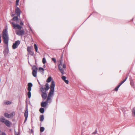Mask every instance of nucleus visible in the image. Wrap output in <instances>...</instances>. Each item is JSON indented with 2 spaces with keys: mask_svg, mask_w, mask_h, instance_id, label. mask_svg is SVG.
<instances>
[{
  "mask_svg": "<svg viewBox=\"0 0 135 135\" xmlns=\"http://www.w3.org/2000/svg\"><path fill=\"white\" fill-rule=\"evenodd\" d=\"M40 90L41 91L42 93H46V90L43 87H41L40 88Z\"/></svg>",
  "mask_w": 135,
  "mask_h": 135,
  "instance_id": "17",
  "label": "nucleus"
},
{
  "mask_svg": "<svg viewBox=\"0 0 135 135\" xmlns=\"http://www.w3.org/2000/svg\"><path fill=\"white\" fill-rule=\"evenodd\" d=\"M29 54H30L31 55L33 56L34 54V53L33 51H31L29 53Z\"/></svg>",
  "mask_w": 135,
  "mask_h": 135,
  "instance_id": "36",
  "label": "nucleus"
},
{
  "mask_svg": "<svg viewBox=\"0 0 135 135\" xmlns=\"http://www.w3.org/2000/svg\"><path fill=\"white\" fill-rule=\"evenodd\" d=\"M52 80V78L51 77H49L47 79L46 81L47 82L49 83Z\"/></svg>",
  "mask_w": 135,
  "mask_h": 135,
  "instance_id": "22",
  "label": "nucleus"
},
{
  "mask_svg": "<svg viewBox=\"0 0 135 135\" xmlns=\"http://www.w3.org/2000/svg\"><path fill=\"white\" fill-rule=\"evenodd\" d=\"M9 51L8 48L5 49L3 51V54H4L5 56H7L9 53Z\"/></svg>",
  "mask_w": 135,
  "mask_h": 135,
  "instance_id": "10",
  "label": "nucleus"
},
{
  "mask_svg": "<svg viewBox=\"0 0 135 135\" xmlns=\"http://www.w3.org/2000/svg\"><path fill=\"white\" fill-rule=\"evenodd\" d=\"M14 15H12V16H14Z\"/></svg>",
  "mask_w": 135,
  "mask_h": 135,
  "instance_id": "46",
  "label": "nucleus"
},
{
  "mask_svg": "<svg viewBox=\"0 0 135 135\" xmlns=\"http://www.w3.org/2000/svg\"><path fill=\"white\" fill-rule=\"evenodd\" d=\"M38 71L40 72L41 73H43L44 69L40 67L39 68Z\"/></svg>",
  "mask_w": 135,
  "mask_h": 135,
  "instance_id": "16",
  "label": "nucleus"
},
{
  "mask_svg": "<svg viewBox=\"0 0 135 135\" xmlns=\"http://www.w3.org/2000/svg\"><path fill=\"white\" fill-rule=\"evenodd\" d=\"M11 23L12 24L14 29H17L19 30H21V29L22 27L19 25L15 24L14 22H11Z\"/></svg>",
  "mask_w": 135,
  "mask_h": 135,
  "instance_id": "6",
  "label": "nucleus"
},
{
  "mask_svg": "<svg viewBox=\"0 0 135 135\" xmlns=\"http://www.w3.org/2000/svg\"><path fill=\"white\" fill-rule=\"evenodd\" d=\"M20 42L19 40H17L15 41V42L13 43L12 45V48L13 49H15L17 48L20 44Z\"/></svg>",
  "mask_w": 135,
  "mask_h": 135,
  "instance_id": "7",
  "label": "nucleus"
},
{
  "mask_svg": "<svg viewBox=\"0 0 135 135\" xmlns=\"http://www.w3.org/2000/svg\"><path fill=\"white\" fill-rule=\"evenodd\" d=\"M45 130V128L44 127H40V131L41 132H43Z\"/></svg>",
  "mask_w": 135,
  "mask_h": 135,
  "instance_id": "27",
  "label": "nucleus"
},
{
  "mask_svg": "<svg viewBox=\"0 0 135 135\" xmlns=\"http://www.w3.org/2000/svg\"><path fill=\"white\" fill-rule=\"evenodd\" d=\"M4 123L7 126L9 127L11 124V123L8 120H6Z\"/></svg>",
  "mask_w": 135,
  "mask_h": 135,
  "instance_id": "12",
  "label": "nucleus"
},
{
  "mask_svg": "<svg viewBox=\"0 0 135 135\" xmlns=\"http://www.w3.org/2000/svg\"><path fill=\"white\" fill-rule=\"evenodd\" d=\"M44 116L43 115H41L40 117V121L42 122L44 120Z\"/></svg>",
  "mask_w": 135,
  "mask_h": 135,
  "instance_id": "19",
  "label": "nucleus"
},
{
  "mask_svg": "<svg viewBox=\"0 0 135 135\" xmlns=\"http://www.w3.org/2000/svg\"><path fill=\"white\" fill-rule=\"evenodd\" d=\"M41 95L43 99H46L47 97V94L46 93H42Z\"/></svg>",
  "mask_w": 135,
  "mask_h": 135,
  "instance_id": "14",
  "label": "nucleus"
},
{
  "mask_svg": "<svg viewBox=\"0 0 135 135\" xmlns=\"http://www.w3.org/2000/svg\"><path fill=\"white\" fill-rule=\"evenodd\" d=\"M47 103L46 101L42 102L41 104V105L42 107H45L47 105Z\"/></svg>",
  "mask_w": 135,
  "mask_h": 135,
  "instance_id": "13",
  "label": "nucleus"
},
{
  "mask_svg": "<svg viewBox=\"0 0 135 135\" xmlns=\"http://www.w3.org/2000/svg\"><path fill=\"white\" fill-rule=\"evenodd\" d=\"M61 78L64 81L66 80V77L65 76H63Z\"/></svg>",
  "mask_w": 135,
  "mask_h": 135,
  "instance_id": "35",
  "label": "nucleus"
},
{
  "mask_svg": "<svg viewBox=\"0 0 135 135\" xmlns=\"http://www.w3.org/2000/svg\"><path fill=\"white\" fill-rule=\"evenodd\" d=\"M97 133V131H95L94 132H93V134H96Z\"/></svg>",
  "mask_w": 135,
  "mask_h": 135,
  "instance_id": "41",
  "label": "nucleus"
},
{
  "mask_svg": "<svg viewBox=\"0 0 135 135\" xmlns=\"http://www.w3.org/2000/svg\"><path fill=\"white\" fill-rule=\"evenodd\" d=\"M19 0H16V6H17L18 5V3Z\"/></svg>",
  "mask_w": 135,
  "mask_h": 135,
  "instance_id": "32",
  "label": "nucleus"
},
{
  "mask_svg": "<svg viewBox=\"0 0 135 135\" xmlns=\"http://www.w3.org/2000/svg\"><path fill=\"white\" fill-rule=\"evenodd\" d=\"M34 46L35 51H36V52H37L38 50V47L37 45L36 44H34Z\"/></svg>",
  "mask_w": 135,
  "mask_h": 135,
  "instance_id": "26",
  "label": "nucleus"
},
{
  "mask_svg": "<svg viewBox=\"0 0 135 135\" xmlns=\"http://www.w3.org/2000/svg\"><path fill=\"white\" fill-rule=\"evenodd\" d=\"M15 113L14 112H12L10 114H8L7 113H6L4 114V116L7 118H13V115H15Z\"/></svg>",
  "mask_w": 135,
  "mask_h": 135,
  "instance_id": "8",
  "label": "nucleus"
},
{
  "mask_svg": "<svg viewBox=\"0 0 135 135\" xmlns=\"http://www.w3.org/2000/svg\"><path fill=\"white\" fill-rule=\"evenodd\" d=\"M42 62L44 64H45L46 62V60L45 58L44 57L42 59Z\"/></svg>",
  "mask_w": 135,
  "mask_h": 135,
  "instance_id": "31",
  "label": "nucleus"
},
{
  "mask_svg": "<svg viewBox=\"0 0 135 135\" xmlns=\"http://www.w3.org/2000/svg\"><path fill=\"white\" fill-rule=\"evenodd\" d=\"M13 20L14 21H17L18 20V17L17 16L14 17L12 19V20Z\"/></svg>",
  "mask_w": 135,
  "mask_h": 135,
  "instance_id": "23",
  "label": "nucleus"
},
{
  "mask_svg": "<svg viewBox=\"0 0 135 135\" xmlns=\"http://www.w3.org/2000/svg\"><path fill=\"white\" fill-rule=\"evenodd\" d=\"M1 42V37L0 36V43Z\"/></svg>",
  "mask_w": 135,
  "mask_h": 135,
  "instance_id": "45",
  "label": "nucleus"
},
{
  "mask_svg": "<svg viewBox=\"0 0 135 135\" xmlns=\"http://www.w3.org/2000/svg\"><path fill=\"white\" fill-rule=\"evenodd\" d=\"M52 60L55 63H56V59L55 58H52Z\"/></svg>",
  "mask_w": 135,
  "mask_h": 135,
  "instance_id": "37",
  "label": "nucleus"
},
{
  "mask_svg": "<svg viewBox=\"0 0 135 135\" xmlns=\"http://www.w3.org/2000/svg\"><path fill=\"white\" fill-rule=\"evenodd\" d=\"M4 103L6 104H11V102L8 101H4Z\"/></svg>",
  "mask_w": 135,
  "mask_h": 135,
  "instance_id": "24",
  "label": "nucleus"
},
{
  "mask_svg": "<svg viewBox=\"0 0 135 135\" xmlns=\"http://www.w3.org/2000/svg\"><path fill=\"white\" fill-rule=\"evenodd\" d=\"M29 28H30V31L31 32H32V31H33L32 30V29L31 28V27L30 26H29Z\"/></svg>",
  "mask_w": 135,
  "mask_h": 135,
  "instance_id": "42",
  "label": "nucleus"
},
{
  "mask_svg": "<svg viewBox=\"0 0 135 135\" xmlns=\"http://www.w3.org/2000/svg\"><path fill=\"white\" fill-rule=\"evenodd\" d=\"M25 33V31L24 30H20L19 31H18V30H17L16 31V34L18 35L19 36H22V35Z\"/></svg>",
  "mask_w": 135,
  "mask_h": 135,
  "instance_id": "9",
  "label": "nucleus"
},
{
  "mask_svg": "<svg viewBox=\"0 0 135 135\" xmlns=\"http://www.w3.org/2000/svg\"><path fill=\"white\" fill-rule=\"evenodd\" d=\"M2 135H6L4 133H2Z\"/></svg>",
  "mask_w": 135,
  "mask_h": 135,
  "instance_id": "43",
  "label": "nucleus"
},
{
  "mask_svg": "<svg viewBox=\"0 0 135 135\" xmlns=\"http://www.w3.org/2000/svg\"><path fill=\"white\" fill-rule=\"evenodd\" d=\"M17 16H20V15L21 11L19 8L17 7L15 10Z\"/></svg>",
  "mask_w": 135,
  "mask_h": 135,
  "instance_id": "11",
  "label": "nucleus"
},
{
  "mask_svg": "<svg viewBox=\"0 0 135 135\" xmlns=\"http://www.w3.org/2000/svg\"><path fill=\"white\" fill-rule=\"evenodd\" d=\"M128 78V76H126L125 78V79L122 82H121V83L120 84V85H121L123 83H124L126 80L127 78Z\"/></svg>",
  "mask_w": 135,
  "mask_h": 135,
  "instance_id": "25",
  "label": "nucleus"
},
{
  "mask_svg": "<svg viewBox=\"0 0 135 135\" xmlns=\"http://www.w3.org/2000/svg\"><path fill=\"white\" fill-rule=\"evenodd\" d=\"M32 84L31 83H28L27 89L28 91L27 93V95L29 98H30L31 96V87L32 86Z\"/></svg>",
  "mask_w": 135,
  "mask_h": 135,
  "instance_id": "4",
  "label": "nucleus"
},
{
  "mask_svg": "<svg viewBox=\"0 0 135 135\" xmlns=\"http://www.w3.org/2000/svg\"><path fill=\"white\" fill-rule=\"evenodd\" d=\"M132 114L135 116V108H133L132 112Z\"/></svg>",
  "mask_w": 135,
  "mask_h": 135,
  "instance_id": "34",
  "label": "nucleus"
},
{
  "mask_svg": "<svg viewBox=\"0 0 135 135\" xmlns=\"http://www.w3.org/2000/svg\"><path fill=\"white\" fill-rule=\"evenodd\" d=\"M20 25L21 26H22L23 25V23L21 21H20Z\"/></svg>",
  "mask_w": 135,
  "mask_h": 135,
  "instance_id": "39",
  "label": "nucleus"
},
{
  "mask_svg": "<svg viewBox=\"0 0 135 135\" xmlns=\"http://www.w3.org/2000/svg\"><path fill=\"white\" fill-rule=\"evenodd\" d=\"M62 56L61 57V59L59 61L60 63L58 65V67L59 70L61 74L63 75L65 74V72L63 69L61 68V66H62L63 68L65 69L66 68V65L65 64H62V61H63V60L62 59Z\"/></svg>",
  "mask_w": 135,
  "mask_h": 135,
  "instance_id": "3",
  "label": "nucleus"
},
{
  "mask_svg": "<svg viewBox=\"0 0 135 135\" xmlns=\"http://www.w3.org/2000/svg\"><path fill=\"white\" fill-rule=\"evenodd\" d=\"M27 50L28 52L29 53V52H30L31 51V47H27Z\"/></svg>",
  "mask_w": 135,
  "mask_h": 135,
  "instance_id": "29",
  "label": "nucleus"
},
{
  "mask_svg": "<svg viewBox=\"0 0 135 135\" xmlns=\"http://www.w3.org/2000/svg\"><path fill=\"white\" fill-rule=\"evenodd\" d=\"M28 109H27V110L25 111V113L24 114V115L25 117H28Z\"/></svg>",
  "mask_w": 135,
  "mask_h": 135,
  "instance_id": "18",
  "label": "nucleus"
},
{
  "mask_svg": "<svg viewBox=\"0 0 135 135\" xmlns=\"http://www.w3.org/2000/svg\"><path fill=\"white\" fill-rule=\"evenodd\" d=\"M39 111L41 113H43L44 112V109L42 108H40Z\"/></svg>",
  "mask_w": 135,
  "mask_h": 135,
  "instance_id": "20",
  "label": "nucleus"
},
{
  "mask_svg": "<svg viewBox=\"0 0 135 135\" xmlns=\"http://www.w3.org/2000/svg\"><path fill=\"white\" fill-rule=\"evenodd\" d=\"M121 86L120 85H119L117 87L115 88L114 90L116 91H117L118 90L119 88Z\"/></svg>",
  "mask_w": 135,
  "mask_h": 135,
  "instance_id": "30",
  "label": "nucleus"
},
{
  "mask_svg": "<svg viewBox=\"0 0 135 135\" xmlns=\"http://www.w3.org/2000/svg\"><path fill=\"white\" fill-rule=\"evenodd\" d=\"M55 84L54 81L52 80L50 85V91L48 94L47 99V103H50L52 102V97L54 95Z\"/></svg>",
  "mask_w": 135,
  "mask_h": 135,
  "instance_id": "1",
  "label": "nucleus"
},
{
  "mask_svg": "<svg viewBox=\"0 0 135 135\" xmlns=\"http://www.w3.org/2000/svg\"><path fill=\"white\" fill-rule=\"evenodd\" d=\"M27 118L28 117H25V119L24 121V122H25L26 121L27 119Z\"/></svg>",
  "mask_w": 135,
  "mask_h": 135,
  "instance_id": "40",
  "label": "nucleus"
},
{
  "mask_svg": "<svg viewBox=\"0 0 135 135\" xmlns=\"http://www.w3.org/2000/svg\"><path fill=\"white\" fill-rule=\"evenodd\" d=\"M2 37L4 40V42L6 44H8L9 37L7 31V29H5L2 32Z\"/></svg>",
  "mask_w": 135,
  "mask_h": 135,
  "instance_id": "2",
  "label": "nucleus"
},
{
  "mask_svg": "<svg viewBox=\"0 0 135 135\" xmlns=\"http://www.w3.org/2000/svg\"><path fill=\"white\" fill-rule=\"evenodd\" d=\"M130 84L132 86H134V83L133 81H130Z\"/></svg>",
  "mask_w": 135,
  "mask_h": 135,
  "instance_id": "33",
  "label": "nucleus"
},
{
  "mask_svg": "<svg viewBox=\"0 0 135 135\" xmlns=\"http://www.w3.org/2000/svg\"><path fill=\"white\" fill-rule=\"evenodd\" d=\"M32 75L34 77H36L37 76V71L38 69L37 67L34 65L32 67Z\"/></svg>",
  "mask_w": 135,
  "mask_h": 135,
  "instance_id": "5",
  "label": "nucleus"
},
{
  "mask_svg": "<svg viewBox=\"0 0 135 135\" xmlns=\"http://www.w3.org/2000/svg\"><path fill=\"white\" fill-rule=\"evenodd\" d=\"M46 86L45 89L46 90H48L49 89V85L48 83H46L45 85Z\"/></svg>",
  "mask_w": 135,
  "mask_h": 135,
  "instance_id": "21",
  "label": "nucleus"
},
{
  "mask_svg": "<svg viewBox=\"0 0 135 135\" xmlns=\"http://www.w3.org/2000/svg\"><path fill=\"white\" fill-rule=\"evenodd\" d=\"M6 120L3 117H0V122L4 123Z\"/></svg>",
  "mask_w": 135,
  "mask_h": 135,
  "instance_id": "15",
  "label": "nucleus"
},
{
  "mask_svg": "<svg viewBox=\"0 0 135 135\" xmlns=\"http://www.w3.org/2000/svg\"><path fill=\"white\" fill-rule=\"evenodd\" d=\"M14 131L15 132V135H20V133L19 132H16L15 129L14 130Z\"/></svg>",
  "mask_w": 135,
  "mask_h": 135,
  "instance_id": "28",
  "label": "nucleus"
},
{
  "mask_svg": "<svg viewBox=\"0 0 135 135\" xmlns=\"http://www.w3.org/2000/svg\"><path fill=\"white\" fill-rule=\"evenodd\" d=\"M64 81L67 84H68L69 83V81L68 80H65Z\"/></svg>",
  "mask_w": 135,
  "mask_h": 135,
  "instance_id": "38",
  "label": "nucleus"
},
{
  "mask_svg": "<svg viewBox=\"0 0 135 135\" xmlns=\"http://www.w3.org/2000/svg\"><path fill=\"white\" fill-rule=\"evenodd\" d=\"M26 110H27V104H26Z\"/></svg>",
  "mask_w": 135,
  "mask_h": 135,
  "instance_id": "44",
  "label": "nucleus"
}]
</instances>
